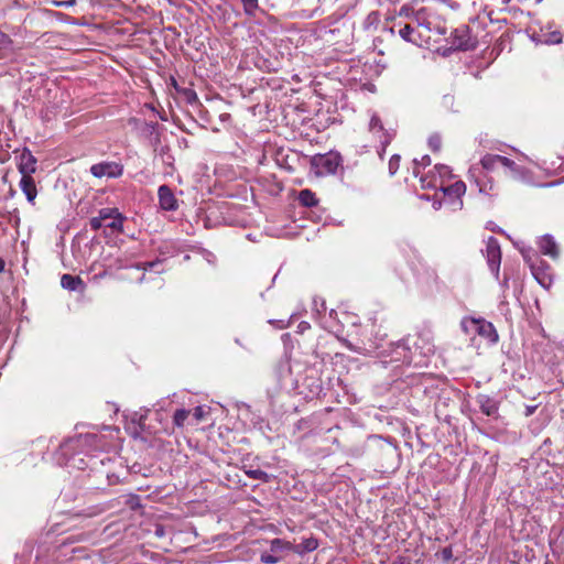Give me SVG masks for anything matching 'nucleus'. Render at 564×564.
<instances>
[{
	"mask_svg": "<svg viewBox=\"0 0 564 564\" xmlns=\"http://www.w3.org/2000/svg\"><path fill=\"white\" fill-rule=\"evenodd\" d=\"M400 14H401V15H402V14H405V17H409V13H406V11H405V9H404V8H402V9H401Z\"/></svg>",
	"mask_w": 564,
	"mask_h": 564,
	"instance_id": "40",
	"label": "nucleus"
},
{
	"mask_svg": "<svg viewBox=\"0 0 564 564\" xmlns=\"http://www.w3.org/2000/svg\"><path fill=\"white\" fill-rule=\"evenodd\" d=\"M246 474L250 478L257 479V480H265L268 478L267 473L261 469H250V470H247Z\"/></svg>",
	"mask_w": 564,
	"mask_h": 564,
	"instance_id": "24",
	"label": "nucleus"
},
{
	"mask_svg": "<svg viewBox=\"0 0 564 564\" xmlns=\"http://www.w3.org/2000/svg\"><path fill=\"white\" fill-rule=\"evenodd\" d=\"M532 273L536 281L544 288H549L551 284V279L547 274L540 272L534 265H531Z\"/></svg>",
	"mask_w": 564,
	"mask_h": 564,
	"instance_id": "21",
	"label": "nucleus"
},
{
	"mask_svg": "<svg viewBox=\"0 0 564 564\" xmlns=\"http://www.w3.org/2000/svg\"><path fill=\"white\" fill-rule=\"evenodd\" d=\"M160 206L165 210H175L177 208V199L167 185H161L158 191Z\"/></svg>",
	"mask_w": 564,
	"mask_h": 564,
	"instance_id": "9",
	"label": "nucleus"
},
{
	"mask_svg": "<svg viewBox=\"0 0 564 564\" xmlns=\"http://www.w3.org/2000/svg\"><path fill=\"white\" fill-rule=\"evenodd\" d=\"M36 159L30 150L24 149L19 156L18 171L21 176H32L36 172Z\"/></svg>",
	"mask_w": 564,
	"mask_h": 564,
	"instance_id": "8",
	"label": "nucleus"
},
{
	"mask_svg": "<svg viewBox=\"0 0 564 564\" xmlns=\"http://www.w3.org/2000/svg\"><path fill=\"white\" fill-rule=\"evenodd\" d=\"M442 139L438 134H433L429 138V145L434 151L437 152L441 149Z\"/></svg>",
	"mask_w": 564,
	"mask_h": 564,
	"instance_id": "27",
	"label": "nucleus"
},
{
	"mask_svg": "<svg viewBox=\"0 0 564 564\" xmlns=\"http://www.w3.org/2000/svg\"><path fill=\"white\" fill-rule=\"evenodd\" d=\"M485 254L490 270L498 276L501 262V250L498 240L489 237L486 243Z\"/></svg>",
	"mask_w": 564,
	"mask_h": 564,
	"instance_id": "6",
	"label": "nucleus"
},
{
	"mask_svg": "<svg viewBox=\"0 0 564 564\" xmlns=\"http://www.w3.org/2000/svg\"><path fill=\"white\" fill-rule=\"evenodd\" d=\"M154 533L158 538H162L165 534L164 527L161 524L155 525Z\"/></svg>",
	"mask_w": 564,
	"mask_h": 564,
	"instance_id": "35",
	"label": "nucleus"
},
{
	"mask_svg": "<svg viewBox=\"0 0 564 564\" xmlns=\"http://www.w3.org/2000/svg\"><path fill=\"white\" fill-rule=\"evenodd\" d=\"M113 220V217H107V221H112Z\"/></svg>",
	"mask_w": 564,
	"mask_h": 564,
	"instance_id": "42",
	"label": "nucleus"
},
{
	"mask_svg": "<svg viewBox=\"0 0 564 564\" xmlns=\"http://www.w3.org/2000/svg\"><path fill=\"white\" fill-rule=\"evenodd\" d=\"M425 13H426V9L422 8L413 13V19L421 24L423 19L425 18Z\"/></svg>",
	"mask_w": 564,
	"mask_h": 564,
	"instance_id": "34",
	"label": "nucleus"
},
{
	"mask_svg": "<svg viewBox=\"0 0 564 564\" xmlns=\"http://www.w3.org/2000/svg\"><path fill=\"white\" fill-rule=\"evenodd\" d=\"M414 164H415V167H414L413 173L415 176H419L420 171L417 170V165L425 167L431 164V159L429 155H424V156H422V159L420 161L414 160Z\"/></svg>",
	"mask_w": 564,
	"mask_h": 564,
	"instance_id": "31",
	"label": "nucleus"
},
{
	"mask_svg": "<svg viewBox=\"0 0 564 564\" xmlns=\"http://www.w3.org/2000/svg\"><path fill=\"white\" fill-rule=\"evenodd\" d=\"M539 247L543 254L550 256L552 258H557L558 249H557V245L554 241L552 236H550V235L543 236L539 241Z\"/></svg>",
	"mask_w": 564,
	"mask_h": 564,
	"instance_id": "11",
	"label": "nucleus"
},
{
	"mask_svg": "<svg viewBox=\"0 0 564 564\" xmlns=\"http://www.w3.org/2000/svg\"><path fill=\"white\" fill-rule=\"evenodd\" d=\"M318 547V541L314 536L304 539L300 544L293 545L292 552L303 555L304 553L313 552Z\"/></svg>",
	"mask_w": 564,
	"mask_h": 564,
	"instance_id": "14",
	"label": "nucleus"
},
{
	"mask_svg": "<svg viewBox=\"0 0 564 564\" xmlns=\"http://www.w3.org/2000/svg\"><path fill=\"white\" fill-rule=\"evenodd\" d=\"M90 173L98 178L105 176L110 178H117L122 175L123 165L117 162H100L90 166Z\"/></svg>",
	"mask_w": 564,
	"mask_h": 564,
	"instance_id": "3",
	"label": "nucleus"
},
{
	"mask_svg": "<svg viewBox=\"0 0 564 564\" xmlns=\"http://www.w3.org/2000/svg\"><path fill=\"white\" fill-rule=\"evenodd\" d=\"M293 544L282 539L275 538L270 542L271 552L278 553L282 551H292Z\"/></svg>",
	"mask_w": 564,
	"mask_h": 564,
	"instance_id": "19",
	"label": "nucleus"
},
{
	"mask_svg": "<svg viewBox=\"0 0 564 564\" xmlns=\"http://www.w3.org/2000/svg\"><path fill=\"white\" fill-rule=\"evenodd\" d=\"M413 32L414 29L411 25L406 24L399 31V34L403 40L412 42L411 35Z\"/></svg>",
	"mask_w": 564,
	"mask_h": 564,
	"instance_id": "28",
	"label": "nucleus"
},
{
	"mask_svg": "<svg viewBox=\"0 0 564 564\" xmlns=\"http://www.w3.org/2000/svg\"><path fill=\"white\" fill-rule=\"evenodd\" d=\"M189 414H191L189 410H186V409L176 410L173 415L174 425L180 429L183 427L184 423L188 419Z\"/></svg>",
	"mask_w": 564,
	"mask_h": 564,
	"instance_id": "20",
	"label": "nucleus"
},
{
	"mask_svg": "<svg viewBox=\"0 0 564 564\" xmlns=\"http://www.w3.org/2000/svg\"><path fill=\"white\" fill-rule=\"evenodd\" d=\"M503 159V156L501 155H498V154H486L480 163L482 165V167L487 171H492L495 170V167L500 164L501 165V160Z\"/></svg>",
	"mask_w": 564,
	"mask_h": 564,
	"instance_id": "16",
	"label": "nucleus"
},
{
	"mask_svg": "<svg viewBox=\"0 0 564 564\" xmlns=\"http://www.w3.org/2000/svg\"><path fill=\"white\" fill-rule=\"evenodd\" d=\"M478 403H479L480 410L484 414H486L488 416H494L497 414L498 404L494 399L489 398L488 395H484V394L479 395Z\"/></svg>",
	"mask_w": 564,
	"mask_h": 564,
	"instance_id": "13",
	"label": "nucleus"
},
{
	"mask_svg": "<svg viewBox=\"0 0 564 564\" xmlns=\"http://www.w3.org/2000/svg\"><path fill=\"white\" fill-rule=\"evenodd\" d=\"M441 188L445 195L457 198H460L466 192V185L462 181H457L447 187L442 186Z\"/></svg>",
	"mask_w": 564,
	"mask_h": 564,
	"instance_id": "15",
	"label": "nucleus"
},
{
	"mask_svg": "<svg viewBox=\"0 0 564 564\" xmlns=\"http://www.w3.org/2000/svg\"><path fill=\"white\" fill-rule=\"evenodd\" d=\"M369 130L376 138H378L380 144L382 145V152H384L386 148L393 139L394 132L386 130L381 119L377 115L371 117L369 122Z\"/></svg>",
	"mask_w": 564,
	"mask_h": 564,
	"instance_id": "7",
	"label": "nucleus"
},
{
	"mask_svg": "<svg viewBox=\"0 0 564 564\" xmlns=\"http://www.w3.org/2000/svg\"><path fill=\"white\" fill-rule=\"evenodd\" d=\"M400 166V156L394 154L389 160V173L390 175H394Z\"/></svg>",
	"mask_w": 564,
	"mask_h": 564,
	"instance_id": "23",
	"label": "nucleus"
},
{
	"mask_svg": "<svg viewBox=\"0 0 564 564\" xmlns=\"http://www.w3.org/2000/svg\"><path fill=\"white\" fill-rule=\"evenodd\" d=\"M400 14H401V15H402V14H405V17H409V13H406V11H405V9H404V8H402V9H401Z\"/></svg>",
	"mask_w": 564,
	"mask_h": 564,
	"instance_id": "39",
	"label": "nucleus"
},
{
	"mask_svg": "<svg viewBox=\"0 0 564 564\" xmlns=\"http://www.w3.org/2000/svg\"><path fill=\"white\" fill-rule=\"evenodd\" d=\"M501 165L507 167L511 172V175L516 178L523 177L525 175L524 169L518 166L516 162L506 156H503L501 160Z\"/></svg>",
	"mask_w": 564,
	"mask_h": 564,
	"instance_id": "17",
	"label": "nucleus"
},
{
	"mask_svg": "<svg viewBox=\"0 0 564 564\" xmlns=\"http://www.w3.org/2000/svg\"><path fill=\"white\" fill-rule=\"evenodd\" d=\"M299 202L305 207H313L317 205L318 199L312 191L303 189L299 194Z\"/></svg>",
	"mask_w": 564,
	"mask_h": 564,
	"instance_id": "18",
	"label": "nucleus"
},
{
	"mask_svg": "<svg viewBox=\"0 0 564 564\" xmlns=\"http://www.w3.org/2000/svg\"><path fill=\"white\" fill-rule=\"evenodd\" d=\"M492 187H494V185H492V183H490L488 189H487V185H484V186L479 187V192L480 193H487L488 191H491Z\"/></svg>",
	"mask_w": 564,
	"mask_h": 564,
	"instance_id": "36",
	"label": "nucleus"
},
{
	"mask_svg": "<svg viewBox=\"0 0 564 564\" xmlns=\"http://www.w3.org/2000/svg\"><path fill=\"white\" fill-rule=\"evenodd\" d=\"M11 44L10 36L0 30V51L10 48Z\"/></svg>",
	"mask_w": 564,
	"mask_h": 564,
	"instance_id": "29",
	"label": "nucleus"
},
{
	"mask_svg": "<svg viewBox=\"0 0 564 564\" xmlns=\"http://www.w3.org/2000/svg\"><path fill=\"white\" fill-rule=\"evenodd\" d=\"M247 14H252L258 8V0H241Z\"/></svg>",
	"mask_w": 564,
	"mask_h": 564,
	"instance_id": "30",
	"label": "nucleus"
},
{
	"mask_svg": "<svg viewBox=\"0 0 564 564\" xmlns=\"http://www.w3.org/2000/svg\"><path fill=\"white\" fill-rule=\"evenodd\" d=\"M531 40L536 44L555 45L562 43L563 35L558 30L553 29L551 24H546L539 32H534Z\"/></svg>",
	"mask_w": 564,
	"mask_h": 564,
	"instance_id": "4",
	"label": "nucleus"
},
{
	"mask_svg": "<svg viewBox=\"0 0 564 564\" xmlns=\"http://www.w3.org/2000/svg\"><path fill=\"white\" fill-rule=\"evenodd\" d=\"M161 263V261H150V262H143L141 264H138V269L140 270H143V271H148V270H151L153 268H155L156 265H159Z\"/></svg>",
	"mask_w": 564,
	"mask_h": 564,
	"instance_id": "33",
	"label": "nucleus"
},
{
	"mask_svg": "<svg viewBox=\"0 0 564 564\" xmlns=\"http://www.w3.org/2000/svg\"><path fill=\"white\" fill-rule=\"evenodd\" d=\"M19 185H20L21 191L24 193L28 202L30 204H34L36 195H37V189H36L34 178L32 176H21Z\"/></svg>",
	"mask_w": 564,
	"mask_h": 564,
	"instance_id": "10",
	"label": "nucleus"
},
{
	"mask_svg": "<svg viewBox=\"0 0 564 564\" xmlns=\"http://www.w3.org/2000/svg\"><path fill=\"white\" fill-rule=\"evenodd\" d=\"M452 177V171L447 165L437 164L434 166L433 175L430 180L427 177L421 176L420 181L423 188H430L437 186L442 187L445 180Z\"/></svg>",
	"mask_w": 564,
	"mask_h": 564,
	"instance_id": "5",
	"label": "nucleus"
},
{
	"mask_svg": "<svg viewBox=\"0 0 564 564\" xmlns=\"http://www.w3.org/2000/svg\"><path fill=\"white\" fill-rule=\"evenodd\" d=\"M312 164L319 176L335 174L340 165V158L335 153H326L313 158Z\"/></svg>",
	"mask_w": 564,
	"mask_h": 564,
	"instance_id": "2",
	"label": "nucleus"
},
{
	"mask_svg": "<svg viewBox=\"0 0 564 564\" xmlns=\"http://www.w3.org/2000/svg\"><path fill=\"white\" fill-rule=\"evenodd\" d=\"M436 556H440L443 562L449 563L453 560V550L452 546H446L441 552L436 554Z\"/></svg>",
	"mask_w": 564,
	"mask_h": 564,
	"instance_id": "25",
	"label": "nucleus"
},
{
	"mask_svg": "<svg viewBox=\"0 0 564 564\" xmlns=\"http://www.w3.org/2000/svg\"><path fill=\"white\" fill-rule=\"evenodd\" d=\"M4 261L0 258V273L4 270Z\"/></svg>",
	"mask_w": 564,
	"mask_h": 564,
	"instance_id": "38",
	"label": "nucleus"
},
{
	"mask_svg": "<svg viewBox=\"0 0 564 564\" xmlns=\"http://www.w3.org/2000/svg\"><path fill=\"white\" fill-rule=\"evenodd\" d=\"M543 0H535L536 3H541Z\"/></svg>",
	"mask_w": 564,
	"mask_h": 564,
	"instance_id": "43",
	"label": "nucleus"
},
{
	"mask_svg": "<svg viewBox=\"0 0 564 564\" xmlns=\"http://www.w3.org/2000/svg\"><path fill=\"white\" fill-rule=\"evenodd\" d=\"M207 414H208V410H206L202 405L196 406L193 411V417L195 419L196 422L203 421Z\"/></svg>",
	"mask_w": 564,
	"mask_h": 564,
	"instance_id": "26",
	"label": "nucleus"
},
{
	"mask_svg": "<svg viewBox=\"0 0 564 564\" xmlns=\"http://www.w3.org/2000/svg\"><path fill=\"white\" fill-rule=\"evenodd\" d=\"M61 284L64 289L68 291H85V283L79 276H74L70 274H63L61 278Z\"/></svg>",
	"mask_w": 564,
	"mask_h": 564,
	"instance_id": "12",
	"label": "nucleus"
},
{
	"mask_svg": "<svg viewBox=\"0 0 564 564\" xmlns=\"http://www.w3.org/2000/svg\"><path fill=\"white\" fill-rule=\"evenodd\" d=\"M536 406L533 405V406H527V412H525V415L529 416L531 414H533V412L535 411Z\"/></svg>",
	"mask_w": 564,
	"mask_h": 564,
	"instance_id": "37",
	"label": "nucleus"
},
{
	"mask_svg": "<svg viewBox=\"0 0 564 564\" xmlns=\"http://www.w3.org/2000/svg\"><path fill=\"white\" fill-rule=\"evenodd\" d=\"M400 14H401V15H402V14H405V17H409V13H406V11H405V9H404V8H402V9H401Z\"/></svg>",
	"mask_w": 564,
	"mask_h": 564,
	"instance_id": "41",
	"label": "nucleus"
},
{
	"mask_svg": "<svg viewBox=\"0 0 564 564\" xmlns=\"http://www.w3.org/2000/svg\"><path fill=\"white\" fill-rule=\"evenodd\" d=\"M107 217H113L112 221L107 223V227L115 231H123V221L126 217L119 213L118 208H102L99 210L97 217L90 219V227L93 230H99L104 223L107 221Z\"/></svg>",
	"mask_w": 564,
	"mask_h": 564,
	"instance_id": "1",
	"label": "nucleus"
},
{
	"mask_svg": "<svg viewBox=\"0 0 564 564\" xmlns=\"http://www.w3.org/2000/svg\"><path fill=\"white\" fill-rule=\"evenodd\" d=\"M479 333L489 336L492 341H497L498 339V334L496 333L491 323L480 325Z\"/></svg>",
	"mask_w": 564,
	"mask_h": 564,
	"instance_id": "22",
	"label": "nucleus"
},
{
	"mask_svg": "<svg viewBox=\"0 0 564 564\" xmlns=\"http://www.w3.org/2000/svg\"><path fill=\"white\" fill-rule=\"evenodd\" d=\"M260 560L265 564H275L280 561V557L274 556L273 554L263 553L261 554Z\"/></svg>",
	"mask_w": 564,
	"mask_h": 564,
	"instance_id": "32",
	"label": "nucleus"
}]
</instances>
